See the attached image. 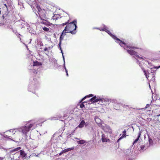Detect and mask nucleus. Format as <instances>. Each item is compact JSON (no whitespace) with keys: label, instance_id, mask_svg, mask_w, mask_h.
Returning a JSON list of instances; mask_svg holds the SVG:
<instances>
[{"label":"nucleus","instance_id":"b1692460","mask_svg":"<svg viewBox=\"0 0 160 160\" xmlns=\"http://www.w3.org/2000/svg\"><path fill=\"white\" fill-rule=\"evenodd\" d=\"M148 71H149V72L150 73H152V74L154 73V75H155V72L156 71L154 70L153 69L151 68L150 70H148Z\"/></svg>","mask_w":160,"mask_h":160},{"label":"nucleus","instance_id":"5701e85b","mask_svg":"<svg viewBox=\"0 0 160 160\" xmlns=\"http://www.w3.org/2000/svg\"><path fill=\"white\" fill-rule=\"evenodd\" d=\"M103 27L101 28H99V29L101 31H105L106 29L107 28V26L105 25H103Z\"/></svg>","mask_w":160,"mask_h":160},{"label":"nucleus","instance_id":"338daca9","mask_svg":"<svg viewBox=\"0 0 160 160\" xmlns=\"http://www.w3.org/2000/svg\"><path fill=\"white\" fill-rule=\"evenodd\" d=\"M160 116V114L159 115H158V116Z\"/></svg>","mask_w":160,"mask_h":160},{"label":"nucleus","instance_id":"2f4dec72","mask_svg":"<svg viewBox=\"0 0 160 160\" xmlns=\"http://www.w3.org/2000/svg\"><path fill=\"white\" fill-rule=\"evenodd\" d=\"M84 102H83L80 105V107L81 108H82L85 107V105L83 104V103Z\"/></svg>","mask_w":160,"mask_h":160},{"label":"nucleus","instance_id":"bf43d9fd","mask_svg":"<svg viewBox=\"0 0 160 160\" xmlns=\"http://www.w3.org/2000/svg\"><path fill=\"white\" fill-rule=\"evenodd\" d=\"M36 15L37 16H38V14L37 13H36Z\"/></svg>","mask_w":160,"mask_h":160},{"label":"nucleus","instance_id":"a878e982","mask_svg":"<svg viewBox=\"0 0 160 160\" xmlns=\"http://www.w3.org/2000/svg\"><path fill=\"white\" fill-rule=\"evenodd\" d=\"M145 148V146L144 145H142L140 146V151L141 152H143L145 149H144Z\"/></svg>","mask_w":160,"mask_h":160},{"label":"nucleus","instance_id":"72a5a7b5","mask_svg":"<svg viewBox=\"0 0 160 160\" xmlns=\"http://www.w3.org/2000/svg\"><path fill=\"white\" fill-rule=\"evenodd\" d=\"M16 35L18 37L20 38V41H21V42H22V41L21 40V38L20 37V34L17 33V34H16Z\"/></svg>","mask_w":160,"mask_h":160},{"label":"nucleus","instance_id":"393cba45","mask_svg":"<svg viewBox=\"0 0 160 160\" xmlns=\"http://www.w3.org/2000/svg\"><path fill=\"white\" fill-rule=\"evenodd\" d=\"M126 137V135H125L124 134H122V135L120 137L118 140H117V142H118L119 141H120L122 139V138H125Z\"/></svg>","mask_w":160,"mask_h":160},{"label":"nucleus","instance_id":"aec40b11","mask_svg":"<svg viewBox=\"0 0 160 160\" xmlns=\"http://www.w3.org/2000/svg\"><path fill=\"white\" fill-rule=\"evenodd\" d=\"M93 96V95L92 94H90L88 95H87L84 97L82 99V101H83L84 100H85L87 98H89L92 97Z\"/></svg>","mask_w":160,"mask_h":160},{"label":"nucleus","instance_id":"864d4df0","mask_svg":"<svg viewBox=\"0 0 160 160\" xmlns=\"http://www.w3.org/2000/svg\"><path fill=\"white\" fill-rule=\"evenodd\" d=\"M3 159V158H0V160H2Z\"/></svg>","mask_w":160,"mask_h":160},{"label":"nucleus","instance_id":"6e6d98bb","mask_svg":"<svg viewBox=\"0 0 160 160\" xmlns=\"http://www.w3.org/2000/svg\"><path fill=\"white\" fill-rule=\"evenodd\" d=\"M66 75L68 77V72L66 73Z\"/></svg>","mask_w":160,"mask_h":160},{"label":"nucleus","instance_id":"9d476101","mask_svg":"<svg viewBox=\"0 0 160 160\" xmlns=\"http://www.w3.org/2000/svg\"><path fill=\"white\" fill-rule=\"evenodd\" d=\"M5 133V132L2 133H0V135H1L3 137L8 140H10L12 141H14L13 139L11 138V137L10 136L7 135H4Z\"/></svg>","mask_w":160,"mask_h":160},{"label":"nucleus","instance_id":"69168bd1","mask_svg":"<svg viewBox=\"0 0 160 160\" xmlns=\"http://www.w3.org/2000/svg\"><path fill=\"white\" fill-rule=\"evenodd\" d=\"M2 17H3V18H4L3 16H2Z\"/></svg>","mask_w":160,"mask_h":160},{"label":"nucleus","instance_id":"39448f33","mask_svg":"<svg viewBox=\"0 0 160 160\" xmlns=\"http://www.w3.org/2000/svg\"><path fill=\"white\" fill-rule=\"evenodd\" d=\"M104 100L105 101V102L109 101V100L108 99H107V100L104 99L102 98L96 97V96H93L90 99L89 101L92 103L96 102H99V103L101 102L102 103Z\"/></svg>","mask_w":160,"mask_h":160},{"label":"nucleus","instance_id":"8fccbe9b","mask_svg":"<svg viewBox=\"0 0 160 160\" xmlns=\"http://www.w3.org/2000/svg\"><path fill=\"white\" fill-rule=\"evenodd\" d=\"M23 43V44H24V45L26 46V48H27V49H28V47L27 45H26V44H25L24 43Z\"/></svg>","mask_w":160,"mask_h":160},{"label":"nucleus","instance_id":"4c0bfd02","mask_svg":"<svg viewBox=\"0 0 160 160\" xmlns=\"http://www.w3.org/2000/svg\"><path fill=\"white\" fill-rule=\"evenodd\" d=\"M73 28L74 27H71L69 28L70 31H73V29H74Z\"/></svg>","mask_w":160,"mask_h":160},{"label":"nucleus","instance_id":"0eeeda50","mask_svg":"<svg viewBox=\"0 0 160 160\" xmlns=\"http://www.w3.org/2000/svg\"><path fill=\"white\" fill-rule=\"evenodd\" d=\"M76 31H70L69 28L68 27V26H66L62 32L61 34L65 35L66 33L68 32H69L72 34H75L76 33Z\"/></svg>","mask_w":160,"mask_h":160},{"label":"nucleus","instance_id":"e433bc0d","mask_svg":"<svg viewBox=\"0 0 160 160\" xmlns=\"http://www.w3.org/2000/svg\"><path fill=\"white\" fill-rule=\"evenodd\" d=\"M153 68L154 69H156L157 70L160 68V66H159L154 67H153Z\"/></svg>","mask_w":160,"mask_h":160},{"label":"nucleus","instance_id":"4d7b16f0","mask_svg":"<svg viewBox=\"0 0 160 160\" xmlns=\"http://www.w3.org/2000/svg\"><path fill=\"white\" fill-rule=\"evenodd\" d=\"M85 124H86V125H85V127H86V126L88 124L87 123H85Z\"/></svg>","mask_w":160,"mask_h":160},{"label":"nucleus","instance_id":"09e8293b","mask_svg":"<svg viewBox=\"0 0 160 160\" xmlns=\"http://www.w3.org/2000/svg\"><path fill=\"white\" fill-rule=\"evenodd\" d=\"M4 5L5 7H6V8L7 9H8V7H7V4H4Z\"/></svg>","mask_w":160,"mask_h":160},{"label":"nucleus","instance_id":"7ed1b4c3","mask_svg":"<svg viewBox=\"0 0 160 160\" xmlns=\"http://www.w3.org/2000/svg\"><path fill=\"white\" fill-rule=\"evenodd\" d=\"M105 32H107L112 38L114 39L115 40V42H116L118 43L121 47H123L124 49L127 50L128 49L132 50V49L136 48L135 47L130 46L128 45H127L124 42L120 40L115 35H113L108 30V28L107 27L106 29Z\"/></svg>","mask_w":160,"mask_h":160},{"label":"nucleus","instance_id":"de8ad7c7","mask_svg":"<svg viewBox=\"0 0 160 160\" xmlns=\"http://www.w3.org/2000/svg\"><path fill=\"white\" fill-rule=\"evenodd\" d=\"M149 105H150V104H147L146 105V106L145 108H147L148 107H149Z\"/></svg>","mask_w":160,"mask_h":160},{"label":"nucleus","instance_id":"f3484780","mask_svg":"<svg viewBox=\"0 0 160 160\" xmlns=\"http://www.w3.org/2000/svg\"><path fill=\"white\" fill-rule=\"evenodd\" d=\"M102 142H107V138L105 137L104 135L103 134L102 135Z\"/></svg>","mask_w":160,"mask_h":160},{"label":"nucleus","instance_id":"79ce46f5","mask_svg":"<svg viewBox=\"0 0 160 160\" xmlns=\"http://www.w3.org/2000/svg\"><path fill=\"white\" fill-rule=\"evenodd\" d=\"M63 153H64V152H63V150H62L61 152H60L58 154L59 156H60Z\"/></svg>","mask_w":160,"mask_h":160},{"label":"nucleus","instance_id":"c85d7f7f","mask_svg":"<svg viewBox=\"0 0 160 160\" xmlns=\"http://www.w3.org/2000/svg\"><path fill=\"white\" fill-rule=\"evenodd\" d=\"M131 152V149H128L126 152V155H128V154L130 153Z\"/></svg>","mask_w":160,"mask_h":160},{"label":"nucleus","instance_id":"0e129e2a","mask_svg":"<svg viewBox=\"0 0 160 160\" xmlns=\"http://www.w3.org/2000/svg\"><path fill=\"white\" fill-rule=\"evenodd\" d=\"M10 158H11V159H12V158L11 157Z\"/></svg>","mask_w":160,"mask_h":160},{"label":"nucleus","instance_id":"dca6fc26","mask_svg":"<svg viewBox=\"0 0 160 160\" xmlns=\"http://www.w3.org/2000/svg\"><path fill=\"white\" fill-rule=\"evenodd\" d=\"M74 148V147H72L71 148H68L67 149H65L63 150V152H64V153H65L66 152H68V151H70L72 150H73Z\"/></svg>","mask_w":160,"mask_h":160},{"label":"nucleus","instance_id":"ea45409f","mask_svg":"<svg viewBox=\"0 0 160 160\" xmlns=\"http://www.w3.org/2000/svg\"><path fill=\"white\" fill-rule=\"evenodd\" d=\"M68 23V22H65V23H63L62 24V25L63 26L64 25H66Z\"/></svg>","mask_w":160,"mask_h":160},{"label":"nucleus","instance_id":"c03bdc74","mask_svg":"<svg viewBox=\"0 0 160 160\" xmlns=\"http://www.w3.org/2000/svg\"><path fill=\"white\" fill-rule=\"evenodd\" d=\"M33 72L35 74L37 73V71L36 70H34Z\"/></svg>","mask_w":160,"mask_h":160},{"label":"nucleus","instance_id":"f03ea898","mask_svg":"<svg viewBox=\"0 0 160 160\" xmlns=\"http://www.w3.org/2000/svg\"><path fill=\"white\" fill-rule=\"evenodd\" d=\"M37 123L32 121H29L24 126H22L18 129V131L21 132L23 136H27V134L31 129H33L37 127Z\"/></svg>","mask_w":160,"mask_h":160},{"label":"nucleus","instance_id":"f257e3e1","mask_svg":"<svg viewBox=\"0 0 160 160\" xmlns=\"http://www.w3.org/2000/svg\"><path fill=\"white\" fill-rule=\"evenodd\" d=\"M127 52L131 55L133 56V57L136 60L137 63L139 64V66L141 68L147 78L148 80L151 79L152 81H154L155 80V75H154V74L150 73L149 71H145L144 68H143L142 67V64L143 63L142 62L144 60L143 58L138 55L137 54V52L133 50L128 49Z\"/></svg>","mask_w":160,"mask_h":160},{"label":"nucleus","instance_id":"1a4fd4ad","mask_svg":"<svg viewBox=\"0 0 160 160\" xmlns=\"http://www.w3.org/2000/svg\"><path fill=\"white\" fill-rule=\"evenodd\" d=\"M40 18L41 19L45 20L47 18L46 17L45 14L44 12H42L41 13H38Z\"/></svg>","mask_w":160,"mask_h":160},{"label":"nucleus","instance_id":"13d9d810","mask_svg":"<svg viewBox=\"0 0 160 160\" xmlns=\"http://www.w3.org/2000/svg\"><path fill=\"white\" fill-rule=\"evenodd\" d=\"M75 139L78 140H79V139L78 138H76Z\"/></svg>","mask_w":160,"mask_h":160},{"label":"nucleus","instance_id":"c756f323","mask_svg":"<svg viewBox=\"0 0 160 160\" xmlns=\"http://www.w3.org/2000/svg\"><path fill=\"white\" fill-rule=\"evenodd\" d=\"M148 141L149 142V144L150 145H152L153 143V141L152 139L151 138H149Z\"/></svg>","mask_w":160,"mask_h":160},{"label":"nucleus","instance_id":"f8f14e48","mask_svg":"<svg viewBox=\"0 0 160 160\" xmlns=\"http://www.w3.org/2000/svg\"><path fill=\"white\" fill-rule=\"evenodd\" d=\"M84 125H86L85 122L84 120H82L81 121L77 128H82L84 127Z\"/></svg>","mask_w":160,"mask_h":160},{"label":"nucleus","instance_id":"052dcab7","mask_svg":"<svg viewBox=\"0 0 160 160\" xmlns=\"http://www.w3.org/2000/svg\"><path fill=\"white\" fill-rule=\"evenodd\" d=\"M149 87L150 88H151L150 84H149ZM150 88L151 89V88Z\"/></svg>","mask_w":160,"mask_h":160},{"label":"nucleus","instance_id":"5fc2aeb1","mask_svg":"<svg viewBox=\"0 0 160 160\" xmlns=\"http://www.w3.org/2000/svg\"><path fill=\"white\" fill-rule=\"evenodd\" d=\"M60 51H61V52L62 53H62H63V52L62 50H60Z\"/></svg>","mask_w":160,"mask_h":160},{"label":"nucleus","instance_id":"473e14b6","mask_svg":"<svg viewBox=\"0 0 160 160\" xmlns=\"http://www.w3.org/2000/svg\"><path fill=\"white\" fill-rule=\"evenodd\" d=\"M61 43H60V42H59V43L58 44V47H59V48L60 50H62V49L61 48Z\"/></svg>","mask_w":160,"mask_h":160},{"label":"nucleus","instance_id":"412c9836","mask_svg":"<svg viewBox=\"0 0 160 160\" xmlns=\"http://www.w3.org/2000/svg\"><path fill=\"white\" fill-rule=\"evenodd\" d=\"M21 149V148L20 147H18L16 148H14L11 151V152H16V151H18L19 150Z\"/></svg>","mask_w":160,"mask_h":160},{"label":"nucleus","instance_id":"f704fd0d","mask_svg":"<svg viewBox=\"0 0 160 160\" xmlns=\"http://www.w3.org/2000/svg\"><path fill=\"white\" fill-rule=\"evenodd\" d=\"M44 51L45 52L47 51L48 52H49V51H48V48L47 47H45L44 49Z\"/></svg>","mask_w":160,"mask_h":160},{"label":"nucleus","instance_id":"4be33fe9","mask_svg":"<svg viewBox=\"0 0 160 160\" xmlns=\"http://www.w3.org/2000/svg\"><path fill=\"white\" fill-rule=\"evenodd\" d=\"M21 149V148L20 147H18L16 148H14L11 151V152H16V151H18L19 150Z\"/></svg>","mask_w":160,"mask_h":160},{"label":"nucleus","instance_id":"6ab92c4d","mask_svg":"<svg viewBox=\"0 0 160 160\" xmlns=\"http://www.w3.org/2000/svg\"><path fill=\"white\" fill-rule=\"evenodd\" d=\"M85 141L84 140H82L77 141V143L79 144H82L85 143Z\"/></svg>","mask_w":160,"mask_h":160},{"label":"nucleus","instance_id":"680f3d73","mask_svg":"<svg viewBox=\"0 0 160 160\" xmlns=\"http://www.w3.org/2000/svg\"><path fill=\"white\" fill-rule=\"evenodd\" d=\"M132 159H129L128 160H131Z\"/></svg>","mask_w":160,"mask_h":160},{"label":"nucleus","instance_id":"6e6552de","mask_svg":"<svg viewBox=\"0 0 160 160\" xmlns=\"http://www.w3.org/2000/svg\"><path fill=\"white\" fill-rule=\"evenodd\" d=\"M101 126H102V129L105 132L109 133H112V130L108 125H105V126H103L102 125H101Z\"/></svg>","mask_w":160,"mask_h":160},{"label":"nucleus","instance_id":"a211bd4d","mask_svg":"<svg viewBox=\"0 0 160 160\" xmlns=\"http://www.w3.org/2000/svg\"><path fill=\"white\" fill-rule=\"evenodd\" d=\"M41 65V62H39L37 61H36L35 62H34L33 63V66H40Z\"/></svg>","mask_w":160,"mask_h":160},{"label":"nucleus","instance_id":"bb28decb","mask_svg":"<svg viewBox=\"0 0 160 160\" xmlns=\"http://www.w3.org/2000/svg\"><path fill=\"white\" fill-rule=\"evenodd\" d=\"M64 38V36L63 35L61 34L60 37L59 38V42L62 43V40Z\"/></svg>","mask_w":160,"mask_h":160},{"label":"nucleus","instance_id":"cd10ccee","mask_svg":"<svg viewBox=\"0 0 160 160\" xmlns=\"http://www.w3.org/2000/svg\"><path fill=\"white\" fill-rule=\"evenodd\" d=\"M36 8H37V9L38 10V13H41L42 12V11L39 6H37Z\"/></svg>","mask_w":160,"mask_h":160},{"label":"nucleus","instance_id":"e2e57ef3","mask_svg":"<svg viewBox=\"0 0 160 160\" xmlns=\"http://www.w3.org/2000/svg\"><path fill=\"white\" fill-rule=\"evenodd\" d=\"M58 137V138H59V135L58 136H57Z\"/></svg>","mask_w":160,"mask_h":160},{"label":"nucleus","instance_id":"423d86ee","mask_svg":"<svg viewBox=\"0 0 160 160\" xmlns=\"http://www.w3.org/2000/svg\"><path fill=\"white\" fill-rule=\"evenodd\" d=\"M77 20L75 19L73 21L68 23V25L66 26H68V27L69 28H70L71 27H75V28L73 29V31H76V30L78 28L77 26Z\"/></svg>","mask_w":160,"mask_h":160},{"label":"nucleus","instance_id":"603ef678","mask_svg":"<svg viewBox=\"0 0 160 160\" xmlns=\"http://www.w3.org/2000/svg\"><path fill=\"white\" fill-rule=\"evenodd\" d=\"M94 29H98L99 30V28H94Z\"/></svg>","mask_w":160,"mask_h":160},{"label":"nucleus","instance_id":"a18cd8bd","mask_svg":"<svg viewBox=\"0 0 160 160\" xmlns=\"http://www.w3.org/2000/svg\"><path fill=\"white\" fill-rule=\"evenodd\" d=\"M63 66L64 65V66H65V58L64 59H63Z\"/></svg>","mask_w":160,"mask_h":160},{"label":"nucleus","instance_id":"a19ab883","mask_svg":"<svg viewBox=\"0 0 160 160\" xmlns=\"http://www.w3.org/2000/svg\"><path fill=\"white\" fill-rule=\"evenodd\" d=\"M123 134H124L125 135H126V131L125 130L122 132Z\"/></svg>","mask_w":160,"mask_h":160},{"label":"nucleus","instance_id":"9b49d317","mask_svg":"<svg viewBox=\"0 0 160 160\" xmlns=\"http://www.w3.org/2000/svg\"><path fill=\"white\" fill-rule=\"evenodd\" d=\"M142 132V130H141L139 131L138 133V135L137 138L134 140V141L133 142V145H134L135 143H136L138 141L139 138L141 135Z\"/></svg>","mask_w":160,"mask_h":160},{"label":"nucleus","instance_id":"4468645a","mask_svg":"<svg viewBox=\"0 0 160 160\" xmlns=\"http://www.w3.org/2000/svg\"><path fill=\"white\" fill-rule=\"evenodd\" d=\"M18 131V128H13V129H11L9 130H7V131H6V132H7L8 131H9V132H12V133H13V135H14V134H15V132H17V131Z\"/></svg>","mask_w":160,"mask_h":160},{"label":"nucleus","instance_id":"58836bf2","mask_svg":"<svg viewBox=\"0 0 160 160\" xmlns=\"http://www.w3.org/2000/svg\"><path fill=\"white\" fill-rule=\"evenodd\" d=\"M57 118H56V117H52L51 118V120H56L57 119Z\"/></svg>","mask_w":160,"mask_h":160},{"label":"nucleus","instance_id":"49530a36","mask_svg":"<svg viewBox=\"0 0 160 160\" xmlns=\"http://www.w3.org/2000/svg\"><path fill=\"white\" fill-rule=\"evenodd\" d=\"M56 136H57V134H54V135H53V138H53V139H54V138L55 137H56Z\"/></svg>","mask_w":160,"mask_h":160},{"label":"nucleus","instance_id":"ddd939ff","mask_svg":"<svg viewBox=\"0 0 160 160\" xmlns=\"http://www.w3.org/2000/svg\"><path fill=\"white\" fill-rule=\"evenodd\" d=\"M95 120L96 122L98 124H100L101 125H102L100 124L101 123L102 124L103 123V121L101 120L98 117H96L95 118Z\"/></svg>","mask_w":160,"mask_h":160},{"label":"nucleus","instance_id":"20e7f679","mask_svg":"<svg viewBox=\"0 0 160 160\" xmlns=\"http://www.w3.org/2000/svg\"><path fill=\"white\" fill-rule=\"evenodd\" d=\"M35 83V80L34 78L33 79V81L29 85L28 87V91L32 92L33 93H35V90L38 89L39 87V84L38 82Z\"/></svg>","mask_w":160,"mask_h":160},{"label":"nucleus","instance_id":"7c9ffc66","mask_svg":"<svg viewBox=\"0 0 160 160\" xmlns=\"http://www.w3.org/2000/svg\"><path fill=\"white\" fill-rule=\"evenodd\" d=\"M42 29L44 31H46V32L48 31L49 30V28H48L46 27H43Z\"/></svg>","mask_w":160,"mask_h":160},{"label":"nucleus","instance_id":"3c124183","mask_svg":"<svg viewBox=\"0 0 160 160\" xmlns=\"http://www.w3.org/2000/svg\"><path fill=\"white\" fill-rule=\"evenodd\" d=\"M62 58H63V59H64L65 58H64V56L63 55V53H62Z\"/></svg>","mask_w":160,"mask_h":160},{"label":"nucleus","instance_id":"c9c22d12","mask_svg":"<svg viewBox=\"0 0 160 160\" xmlns=\"http://www.w3.org/2000/svg\"><path fill=\"white\" fill-rule=\"evenodd\" d=\"M63 68H64V69L65 70V71L66 72V73H67V72H68V70L66 68L65 66H64V65H63Z\"/></svg>","mask_w":160,"mask_h":160},{"label":"nucleus","instance_id":"37998d69","mask_svg":"<svg viewBox=\"0 0 160 160\" xmlns=\"http://www.w3.org/2000/svg\"><path fill=\"white\" fill-rule=\"evenodd\" d=\"M53 47L52 46H51V47H49L48 48V49L49 50L51 49Z\"/></svg>","mask_w":160,"mask_h":160},{"label":"nucleus","instance_id":"2eb2a0df","mask_svg":"<svg viewBox=\"0 0 160 160\" xmlns=\"http://www.w3.org/2000/svg\"><path fill=\"white\" fill-rule=\"evenodd\" d=\"M20 155L22 157L24 158L26 157V156L27 155L26 153L25 152L22 150H20Z\"/></svg>","mask_w":160,"mask_h":160}]
</instances>
